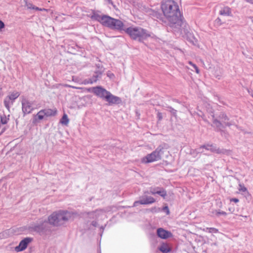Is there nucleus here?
Returning a JSON list of instances; mask_svg holds the SVG:
<instances>
[{
    "label": "nucleus",
    "instance_id": "obj_1",
    "mask_svg": "<svg viewBox=\"0 0 253 253\" xmlns=\"http://www.w3.org/2000/svg\"><path fill=\"white\" fill-rule=\"evenodd\" d=\"M163 13L173 30L185 21L177 3L173 0L162 1L161 5Z\"/></svg>",
    "mask_w": 253,
    "mask_h": 253
},
{
    "label": "nucleus",
    "instance_id": "obj_2",
    "mask_svg": "<svg viewBox=\"0 0 253 253\" xmlns=\"http://www.w3.org/2000/svg\"><path fill=\"white\" fill-rule=\"evenodd\" d=\"M71 217V214L68 211H55L48 216V223L56 227L61 226L67 222Z\"/></svg>",
    "mask_w": 253,
    "mask_h": 253
},
{
    "label": "nucleus",
    "instance_id": "obj_3",
    "mask_svg": "<svg viewBox=\"0 0 253 253\" xmlns=\"http://www.w3.org/2000/svg\"><path fill=\"white\" fill-rule=\"evenodd\" d=\"M172 30L174 32L181 35L185 37L187 41L192 44L196 45L198 44V40L195 38L193 34L190 31L189 26L185 21Z\"/></svg>",
    "mask_w": 253,
    "mask_h": 253
},
{
    "label": "nucleus",
    "instance_id": "obj_4",
    "mask_svg": "<svg viewBox=\"0 0 253 253\" xmlns=\"http://www.w3.org/2000/svg\"><path fill=\"white\" fill-rule=\"evenodd\" d=\"M125 32L131 39L139 42H142L151 36L148 31L140 27H128Z\"/></svg>",
    "mask_w": 253,
    "mask_h": 253
},
{
    "label": "nucleus",
    "instance_id": "obj_5",
    "mask_svg": "<svg viewBox=\"0 0 253 253\" xmlns=\"http://www.w3.org/2000/svg\"><path fill=\"white\" fill-rule=\"evenodd\" d=\"M217 118L218 119H215L214 117L213 116L212 123L216 127V130L220 131L222 135L226 133L225 131L222 130V128H224L225 126H230L232 125H235V123L233 122H228L229 118L223 112H221Z\"/></svg>",
    "mask_w": 253,
    "mask_h": 253
},
{
    "label": "nucleus",
    "instance_id": "obj_6",
    "mask_svg": "<svg viewBox=\"0 0 253 253\" xmlns=\"http://www.w3.org/2000/svg\"><path fill=\"white\" fill-rule=\"evenodd\" d=\"M167 146L168 145L166 143L159 145L154 151L148 154L144 160L146 159L145 162L149 163L161 159L162 155L164 153V150L167 148Z\"/></svg>",
    "mask_w": 253,
    "mask_h": 253
},
{
    "label": "nucleus",
    "instance_id": "obj_7",
    "mask_svg": "<svg viewBox=\"0 0 253 253\" xmlns=\"http://www.w3.org/2000/svg\"><path fill=\"white\" fill-rule=\"evenodd\" d=\"M32 229L41 235H47L51 232L48 222L42 219H40L37 223L33 225Z\"/></svg>",
    "mask_w": 253,
    "mask_h": 253
},
{
    "label": "nucleus",
    "instance_id": "obj_8",
    "mask_svg": "<svg viewBox=\"0 0 253 253\" xmlns=\"http://www.w3.org/2000/svg\"><path fill=\"white\" fill-rule=\"evenodd\" d=\"M105 26L113 30H117L119 31L124 30V24L121 20L116 19L108 16Z\"/></svg>",
    "mask_w": 253,
    "mask_h": 253
},
{
    "label": "nucleus",
    "instance_id": "obj_9",
    "mask_svg": "<svg viewBox=\"0 0 253 253\" xmlns=\"http://www.w3.org/2000/svg\"><path fill=\"white\" fill-rule=\"evenodd\" d=\"M203 149H205L207 150L216 154H224L226 152V150L225 149H220L219 148H217L214 145L209 143L201 145L199 148L195 149L194 151L197 154L203 153L204 151L202 150Z\"/></svg>",
    "mask_w": 253,
    "mask_h": 253
},
{
    "label": "nucleus",
    "instance_id": "obj_10",
    "mask_svg": "<svg viewBox=\"0 0 253 253\" xmlns=\"http://www.w3.org/2000/svg\"><path fill=\"white\" fill-rule=\"evenodd\" d=\"M96 67H97V70L94 71L92 77L85 80V82L86 84H92L101 79L102 75L104 72V68L103 67H100L98 65H96Z\"/></svg>",
    "mask_w": 253,
    "mask_h": 253
},
{
    "label": "nucleus",
    "instance_id": "obj_11",
    "mask_svg": "<svg viewBox=\"0 0 253 253\" xmlns=\"http://www.w3.org/2000/svg\"><path fill=\"white\" fill-rule=\"evenodd\" d=\"M88 91L92 92L96 96L103 99H105L106 96L109 92V91L107 90L101 86L92 87L89 88Z\"/></svg>",
    "mask_w": 253,
    "mask_h": 253
},
{
    "label": "nucleus",
    "instance_id": "obj_12",
    "mask_svg": "<svg viewBox=\"0 0 253 253\" xmlns=\"http://www.w3.org/2000/svg\"><path fill=\"white\" fill-rule=\"evenodd\" d=\"M155 199L151 197L146 195H143L139 198L138 201H135L133 203V207H137L139 204L141 205H149L155 202Z\"/></svg>",
    "mask_w": 253,
    "mask_h": 253
},
{
    "label": "nucleus",
    "instance_id": "obj_13",
    "mask_svg": "<svg viewBox=\"0 0 253 253\" xmlns=\"http://www.w3.org/2000/svg\"><path fill=\"white\" fill-rule=\"evenodd\" d=\"M32 102L26 98H23L22 100V111L24 115L30 114L34 109L32 106Z\"/></svg>",
    "mask_w": 253,
    "mask_h": 253
},
{
    "label": "nucleus",
    "instance_id": "obj_14",
    "mask_svg": "<svg viewBox=\"0 0 253 253\" xmlns=\"http://www.w3.org/2000/svg\"><path fill=\"white\" fill-rule=\"evenodd\" d=\"M32 238L30 237H27L23 239L19 244V245L15 248V251L17 252H19L25 250L28 244L31 242Z\"/></svg>",
    "mask_w": 253,
    "mask_h": 253
},
{
    "label": "nucleus",
    "instance_id": "obj_15",
    "mask_svg": "<svg viewBox=\"0 0 253 253\" xmlns=\"http://www.w3.org/2000/svg\"><path fill=\"white\" fill-rule=\"evenodd\" d=\"M105 100L110 105L119 104L122 102V100L119 97L113 95L110 91L108 92Z\"/></svg>",
    "mask_w": 253,
    "mask_h": 253
},
{
    "label": "nucleus",
    "instance_id": "obj_16",
    "mask_svg": "<svg viewBox=\"0 0 253 253\" xmlns=\"http://www.w3.org/2000/svg\"><path fill=\"white\" fill-rule=\"evenodd\" d=\"M149 14L155 20L160 22H165L166 17L158 10L151 9L149 11Z\"/></svg>",
    "mask_w": 253,
    "mask_h": 253
},
{
    "label": "nucleus",
    "instance_id": "obj_17",
    "mask_svg": "<svg viewBox=\"0 0 253 253\" xmlns=\"http://www.w3.org/2000/svg\"><path fill=\"white\" fill-rule=\"evenodd\" d=\"M104 212L102 209H97L94 211L87 212V217L90 219H96L98 218Z\"/></svg>",
    "mask_w": 253,
    "mask_h": 253
},
{
    "label": "nucleus",
    "instance_id": "obj_18",
    "mask_svg": "<svg viewBox=\"0 0 253 253\" xmlns=\"http://www.w3.org/2000/svg\"><path fill=\"white\" fill-rule=\"evenodd\" d=\"M108 17V15H101L98 13H94L91 18L101 23L103 25L105 26V24L106 23V21H107V18Z\"/></svg>",
    "mask_w": 253,
    "mask_h": 253
},
{
    "label": "nucleus",
    "instance_id": "obj_19",
    "mask_svg": "<svg viewBox=\"0 0 253 253\" xmlns=\"http://www.w3.org/2000/svg\"><path fill=\"white\" fill-rule=\"evenodd\" d=\"M157 235L162 239H167L172 236L170 232L165 230L163 228H160L157 229Z\"/></svg>",
    "mask_w": 253,
    "mask_h": 253
},
{
    "label": "nucleus",
    "instance_id": "obj_20",
    "mask_svg": "<svg viewBox=\"0 0 253 253\" xmlns=\"http://www.w3.org/2000/svg\"><path fill=\"white\" fill-rule=\"evenodd\" d=\"M219 14L221 15L230 16H232L231 8L228 6H224L219 11Z\"/></svg>",
    "mask_w": 253,
    "mask_h": 253
},
{
    "label": "nucleus",
    "instance_id": "obj_21",
    "mask_svg": "<svg viewBox=\"0 0 253 253\" xmlns=\"http://www.w3.org/2000/svg\"><path fill=\"white\" fill-rule=\"evenodd\" d=\"M42 110L43 112L44 115L47 117L54 116L57 113L56 109H46Z\"/></svg>",
    "mask_w": 253,
    "mask_h": 253
},
{
    "label": "nucleus",
    "instance_id": "obj_22",
    "mask_svg": "<svg viewBox=\"0 0 253 253\" xmlns=\"http://www.w3.org/2000/svg\"><path fill=\"white\" fill-rule=\"evenodd\" d=\"M159 250L163 253H168L171 251V249L167 245L163 244L159 248Z\"/></svg>",
    "mask_w": 253,
    "mask_h": 253
},
{
    "label": "nucleus",
    "instance_id": "obj_23",
    "mask_svg": "<svg viewBox=\"0 0 253 253\" xmlns=\"http://www.w3.org/2000/svg\"><path fill=\"white\" fill-rule=\"evenodd\" d=\"M20 95V93L18 92H13L11 93L7 97H8L9 99L11 100L13 102L14 100L17 98Z\"/></svg>",
    "mask_w": 253,
    "mask_h": 253
},
{
    "label": "nucleus",
    "instance_id": "obj_24",
    "mask_svg": "<svg viewBox=\"0 0 253 253\" xmlns=\"http://www.w3.org/2000/svg\"><path fill=\"white\" fill-rule=\"evenodd\" d=\"M5 107L9 110L10 108V107L13 105V102L11 100L9 99L8 97L7 96L5 98L4 101H3Z\"/></svg>",
    "mask_w": 253,
    "mask_h": 253
},
{
    "label": "nucleus",
    "instance_id": "obj_25",
    "mask_svg": "<svg viewBox=\"0 0 253 253\" xmlns=\"http://www.w3.org/2000/svg\"><path fill=\"white\" fill-rule=\"evenodd\" d=\"M45 115H44L42 110L39 111L37 115L34 117V122H36L38 120H41L43 119Z\"/></svg>",
    "mask_w": 253,
    "mask_h": 253
},
{
    "label": "nucleus",
    "instance_id": "obj_26",
    "mask_svg": "<svg viewBox=\"0 0 253 253\" xmlns=\"http://www.w3.org/2000/svg\"><path fill=\"white\" fill-rule=\"evenodd\" d=\"M69 119L66 114H64L62 116L60 122L62 124L67 126L69 123Z\"/></svg>",
    "mask_w": 253,
    "mask_h": 253
},
{
    "label": "nucleus",
    "instance_id": "obj_27",
    "mask_svg": "<svg viewBox=\"0 0 253 253\" xmlns=\"http://www.w3.org/2000/svg\"><path fill=\"white\" fill-rule=\"evenodd\" d=\"M157 194L161 196L164 198L167 196V191L164 188L158 189V191H157Z\"/></svg>",
    "mask_w": 253,
    "mask_h": 253
},
{
    "label": "nucleus",
    "instance_id": "obj_28",
    "mask_svg": "<svg viewBox=\"0 0 253 253\" xmlns=\"http://www.w3.org/2000/svg\"><path fill=\"white\" fill-rule=\"evenodd\" d=\"M205 232H208L209 233H217L218 232V230L214 227H207L203 230Z\"/></svg>",
    "mask_w": 253,
    "mask_h": 253
},
{
    "label": "nucleus",
    "instance_id": "obj_29",
    "mask_svg": "<svg viewBox=\"0 0 253 253\" xmlns=\"http://www.w3.org/2000/svg\"><path fill=\"white\" fill-rule=\"evenodd\" d=\"M167 108L169 109V111L173 115V116L176 118L177 117V111L171 106H169Z\"/></svg>",
    "mask_w": 253,
    "mask_h": 253
},
{
    "label": "nucleus",
    "instance_id": "obj_30",
    "mask_svg": "<svg viewBox=\"0 0 253 253\" xmlns=\"http://www.w3.org/2000/svg\"><path fill=\"white\" fill-rule=\"evenodd\" d=\"M188 64L191 65L193 67V68H194V69L195 70V72L197 74H199L200 73V70L196 64L193 63L191 61H188Z\"/></svg>",
    "mask_w": 253,
    "mask_h": 253
},
{
    "label": "nucleus",
    "instance_id": "obj_31",
    "mask_svg": "<svg viewBox=\"0 0 253 253\" xmlns=\"http://www.w3.org/2000/svg\"><path fill=\"white\" fill-rule=\"evenodd\" d=\"M8 119H7L5 115H3L0 117V122L2 124H6L8 122Z\"/></svg>",
    "mask_w": 253,
    "mask_h": 253
},
{
    "label": "nucleus",
    "instance_id": "obj_32",
    "mask_svg": "<svg viewBox=\"0 0 253 253\" xmlns=\"http://www.w3.org/2000/svg\"><path fill=\"white\" fill-rule=\"evenodd\" d=\"M158 189H160L159 187H157L155 188H151L150 190V193L152 194V195H155L157 194V191H158Z\"/></svg>",
    "mask_w": 253,
    "mask_h": 253
},
{
    "label": "nucleus",
    "instance_id": "obj_33",
    "mask_svg": "<svg viewBox=\"0 0 253 253\" xmlns=\"http://www.w3.org/2000/svg\"><path fill=\"white\" fill-rule=\"evenodd\" d=\"M227 213L225 211H216V216H219L220 215H226Z\"/></svg>",
    "mask_w": 253,
    "mask_h": 253
},
{
    "label": "nucleus",
    "instance_id": "obj_34",
    "mask_svg": "<svg viewBox=\"0 0 253 253\" xmlns=\"http://www.w3.org/2000/svg\"><path fill=\"white\" fill-rule=\"evenodd\" d=\"M239 186L240 187V188L239 189V190L240 191L246 192L247 191V189L244 185L239 184Z\"/></svg>",
    "mask_w": 253,
    "mask_h": 253
},
{
    "label": "nucleus",
    "instance_id": "obj_35",
    "mask_svg": "<svg viewBox=\"0 0 253 253\" xmlns=\"http://www.w3.org/2000/svg\"><path fill=\"white\" fill-rule=\"evenodd\" d=\"M33 9H35L36 10H38V11L46 10V9L44 8H39V7H37L34 5V7H33Z\"/></svg>",
    "mask_w": 253,
    "mask_h": 253
},
{
    "label": "nucleus",
    "instance_id": "obj_36",
    "mask_svg": "<svg viewBox=\"0 0 253 253\" xmlns=\"http://www.w3.org/2000/svg\"><path fill=\"white\" fill-rule=\"evenodd\" d=\"M5 27L4 23L0 20V31H1L2 29H3Z\"/></svg>",
    "mask_w": 253,
    "mask_h": 253
},
{
    "label": "nucleus",
    "instance_id": "obj_37",
    "mask_svg": "<svg viewBox=\"0 0 253 253\" xmlns=\"http://www.w3.org/2000/svg\"><path fill=\"white\" fill-rule=\"evenodd\" d=\"M27 6L28 8L33 9L34 5H33V4L31 3H27Z\"/></svg>",
    "mask_w": 253,
    "mask_h": 253
},
{
    "label": "nucleus",
    "instance_id": "obj_38",
    "mask_svg": "<svg viewBox=\"0 0 253 253\" xmlns=\"http://www.w3.org/2000/svg\"><path fill=\"white\" fill-rule=\"evenodd\" d=\"M91 225L94 227H96L98 225L97 222L96 221H92L91 222Z\"/></svg>",
    "mask_w": 253,
    "mask_h": 253
},
{
    "label": "nucleus",
    "instance_id": "obj_39",
    "mask_svg": "<svg viewBox=\"0 0 253 253\" xmlns=\"http://www.w3.org/2000/svg\"><path fill=\"white\" fill-rule=\"evenodd\" d=\"M230 201L235 203H238L239 201V199L237 198H232Z\"/></svg>",
    "mask_w": 253,
    "mask_h": 253
},
{
    "label": "nucleus",
    "instance_id": "obj_40",
    "mask_svg": "<svg viewBox=\"0 0 253 253\" xmlns=\"http://www.w3.org/2000/svg\"><path fill=\"white\" fill-rule=\"evenodd\" d=\"M109 4L113 5V2L112 0H106Z\"/></svg>",
    "mask_w": 253,
    "mask_h": 253
},
{
    "label": "nucleus",
    "instance_id": "obj_41",
    "mask_svg": "<svg viewBox=\"0 0 253 253\" xmlns=\"http://www.w3.org/2000/svg\"><path fill=\"white\" fill-rule=\"evenodd\" d=\"M66 86H68V87H71V88H77V87L73 86L72 85H66Z\"/></svg>",
    "mask_w": 253,
    "mask_h": 253
},
{
    "label": "nucleus",
    "instance_id": "obj_42",
    "mask_svg": "<svg viewBox=\"0 0 253 253\" xmlns=\"http://www.w3.org/2000/svg\"><path fill=\"white\" fill-rule=\"evenodd\" d=\"M158 117L159 120H161L162 118V114L161 113H158Z\"/></svg>",
    "mask_w": 253,
    "mask_h": 253
},
{
    "label": "nucleus",
    "instance_id": "obj_43",
    "mask_svg": "<svg viewBox=\"0 0 253 253\" xmlns=\"http://www.w3.org/2000/svg\"><path fill=\"white\" fill-rule=\"evenodd\" d=\"M235 126L237 129H238L239 130H242V129L240 126H239L237 125H235Z\"/></svg>",
    "mask_w": 253,
    "mask_h": 253
},
{
    "label": "nucleus",
    "instance_id": "obj_44",
    "mask_svg": "<svg viewBox=\"0 0 253 253\" xmlns=\"http://www.w3.org/2000/svg\"><path fill=\"white\" fill-rule=\"evenodd\" d=\"M216 21H217V22H220L221 21V19L219 18H217L216 19Z\"/></svg>",
    "mask_w": 253,
    "mask_h": 253
},
{
    "label": "nucleus",
    "instance_id": "obj_45",
    "mask_svg": "<svg viewBox=\"0 0 253 253\" xmlns=\"http://www.w3.org/2000/svg\"><path fill=\"white\" fill-rule=\"evenodd\" d=\"M216 211H219L215 210L212 212L213 214H214L215 215H216Z\"/></svg>",
    "mask_w": 253,
    "mask_h": 253
},
{
    "label": "nucleus",
    "instance_id": "obj_46",
    "mask_svg": "<svg viewBox=\"0 0 253 253\" xmlns=\"http://www.w3.org/2000/svg\"><path fill=\"white\" fill-rule=\"evenodd\" d=\"M215 77L217 79H220L221 76L220 75H216Z\"/></svg>",
    "mask_w": 253,
    "mask_h": 253
},
{
    "label": "nucleus",
    "instance_id": "obj_47",
    "mask_svg": "<svg viewBox=\"0 0 253 253\" xmlns=\"http://www.w3.org/2000/svg\"><path fill=\"white\" fill-rule=\"evenodd\" d=\"M246 1H247V2H249V3H251V0H245Z\"/></svg>",
    "mask_w": 253,
    "mask_h": 253
},
{
    "label": "nucleus",
    "instance_id": "obj_48",
    "mask_svg": "<svg viewBox=\"0 0 253 253\" xmlns=\"http://www.w3.org/2000/svg\"><path fill=\"white\" fill-rule=\"evenodd\" d=\"M155 209H156V208H152V210H151V211H153Z\"/></svg>",
    "mask_w": 253,
    "mask_h": 253
},
{
    "label": "nucleus",
    "instance_id": "obj_49",
    "mask_svg": "<svg viewBox=\"0 0 253 253\" xmlns=\"http://www.w3.org/2000/svg\"><path fill=\"white\" fill-rule=\"evenodd\" d=\"M173 101L176 102H178L179 103V101L177 100H176V99H173Z\"/></svg>",
    "mask_w": 253,
    "mask_h": 253
},
{
    "label": "nucleus",
    "instance_id": "obj_50",
    "mask_svg": "<svg viewBox=\"0 0 253 253\" xmlns=\"http://www.w3.org/2000/svg\"><path fill=\"white\" fill-rule=\"evenodd\" d=\"M100 228H101V229H102V230H104V227H103V226H101V227H100Z\"/></svg>",
    "mask_w": 253,
    "mask_h": 253
},
{
    "label": "nucleus",
    "instance_id": "obj_51",
    "mask_svg": "<svg viewBox=\"0 0 253 253\" xmlns=\"http://www.w3.org/2000/svg\"><path fill=\"white\" fill-rule=\"evenodd\" d=\"M250 18L252 19V22H253V17H251Z\"/></svg>",
    "mask_w": 253,
    "mask_h": 253
},
{
    "label": "nucleus",
    "instance_id": "obj_52",
    "mask_svg": "<svg viewBox=\"0 0 253 253\" xmlns=\"http://www.w3.org/2000/svg\"><path fill=\"white\" fill-rule=\"evenodd\" d=\"M251 4H253V0H251Z\"/></svg>",
    "mask_w": 253,
    "mask_h": 253
},
{
    "label": "nucleus",
    "instance_id": "obj_53",
    "mask_svg": "<svg viewBox=\"0 0 253 253\" xmlns=\"http://www.w3.org/2000/svg\"><path fill=\"white\" fill-rule=\"evenodd\" d=\"M165 208L168 210V208L167 207H166Z\"/></svg>",
    "mask_w": 253,
    "mask_h": 253
},
{
    "label": "nucleus",
    "instance_id": "obj_54",
    "mask_svg": "<svg viewBox=\"0 0 253 253\" xmlns=\"http://www.w3.org/2000/svg\"><path fill=\"white\" fill-rule=\"evenodd\" d=\"M242 216L243 217V216ZM244 217H245V218H247V216H244Z\"/></svg>",
    "mask_w": 253,
    "mask_h": 253
}]
</instances>
